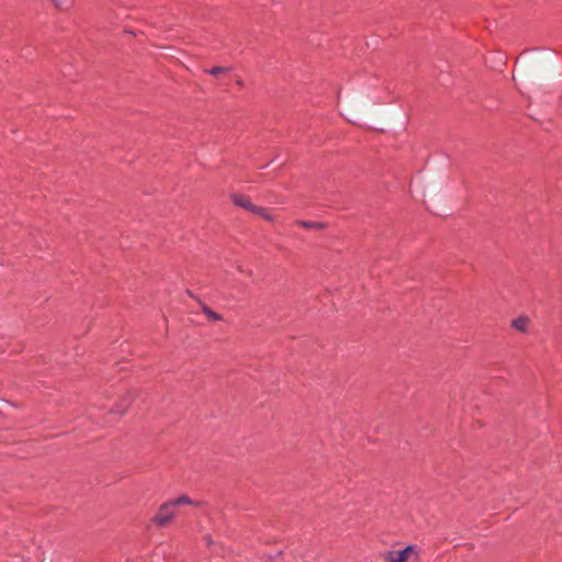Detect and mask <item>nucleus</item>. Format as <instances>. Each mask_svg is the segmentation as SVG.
<instances>
[{
	"mask_svg": "<svg viewBox=\"0 0 562 562\" xmlns=\"http://www.w3.org/2000/svg\"><path fill=\"white\" fill-rule=\"evenodd\" d=\"M416 552L414 546H407L405 549L400 551H390L384 554L385 562H406L412 554Z\"/></svg>",
	"mask_w": 562,
	"mask_h": 562,
	"instance_id": "3",
	"label": "nucleus"
},
{
	"mask_svg": "<svg viewBox=\"0 0 562 562\" xmlns=\"http://www.w3.org/2000/svg\"><path fill=\"white\" fill-rule=\"evenodd\" d=\"M512 326L520 333H526L529 326V318L526 316H519L512 322Z\"/></svg>",
	"mask_w": 562,
	"mask_h": 562,
	"instance_id": "4",
	"label": "nucleus"
},
{
	"mask_svg": "<svg viewBox=\"0 0 562 562\" xmlns=\"http://www.w3.org/2000/svg\"><path fill=\"white\" fill-rule=\"evenodd\" d=\"M297 224L305 228H322L323 227V225L321 223L306 222V221H299Z\"/></svg>",
	"mask_w": 562,
	"mask_h": 562,
	"instance_id": "7",
	"label": "nucleus"
},
{
	"mask_svg": "<svg viewBox=\"0 0 562 562\" xmlns=\"http://www.w3.org/2000/svg\"><path fill=\"white\" fill-rule=\"evenodd\" d=\"M53 3L58 9H67L70 5V0H53Z\"/></svg>",
	"mask_w": 562,
	"mask_h": 562,
	"instance_id": "8",
	"label": "nucleus"
},
{
	"mask_svg": "<svg viewBox=\"0 0 562 562\" xmlns=\"http://www.w3.org/2000/svg\"><path fill=\"white\" fill-rule=\"evenodd\" d=\"M231 70H232L231 67L215 66L212 69L206 70V72H209L212 76H220V75L226 74Z\"/></svg>",
	"mask_w": 562,
	"mask_h": 562,
	"instance_id": "6",
	"label": "nucleus"
},
{
	"mask_svg": "<svg viewBox=\"0 0 562 562\" xmlns=\"http://www.w3.org/2000/svg\"><path fill=\"white\" fill-rule=\"evenodd\" d=\"M237 85L241 86V85H243V81H241V80H238V81H237Z\"/></svg>",
	"mask_w": 562,
	"mask_h": 562,
	"instance_id": "9",
	"label": "nucleus"
},
{
	"mask_svg": "<svg viewBox=\"0 0 562 562\" xmlns=\"http://www.w3.org/2000/svg\"><path fill=\"white\" fill-rule=\"evenodd\" d=\"M231 199L236 206H239L255 215H258L268 222L276 221L274 216L268 209L254 204L250 201V199L246 195L239 193H232Z\"/></svg>",
	"mask_w": 562,
	"mask_h": 562,
	"instance_id": "2",
	"label": "nucleus"
},
{
	"mask_svg": "<svg viewBox=\"0 0 562 562\" xmlns=\"http://www.w3.org/2000/svg\"><path fill=\"white\" fill-rule=\"evenodd\" d=\"M201 308H202V312L203 314L211 321H214V322H218V321H222V316L214 312L213 310H211L207 305H205L204 303H201Z\"/></svg>",
	"mask_w": 562,
	"mask_h": 562,
	"instance_id": "5",
	"label": "nucleus"
},
{
	"mask_svg": "<svg viewBox=\"0 0 562 562\" xmlns=\"http://www.w3.org/2000/svg\"><path fill=\"white\" fill-rule=\"evenodd\" d=\"M182 505H198V503H194L186 495H182L171 502H167L159 507L157 515L153 518V522L159 527L166 526L175 518V508Z\"/></svg>",
	"mask_w": 562,
	"mask_h": 562,
	"instance_id": "1",
	"label": "nucleus"
}]
</instances>
